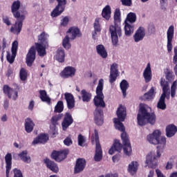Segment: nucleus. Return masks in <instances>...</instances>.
Returning a JSON list of instances; mask_svg holds the SVG:
<instances>
[{
	"mask_svg": "<svg viewBox=\"0 0 177 177\" xmlns=\"http://www.w3.org/2000/svg\"><path fill=\"white\" fill-rule=\"evenodd\" d=\"M116 115L118 118L113 119V122L116 129L122 132L121 134V138L123 143V150L126 156H131L132 153V147H131V142H129V137L127 132H125V127L122 123L125 121V118L127 117V108L120 105L116 111Z\"/></svg>",
	"mask_w": 177,
	"mask_h": 177,
	"instance_id": "nucleus-1",
	"label": "nucleus"
},
{
	"mask_svg": "<svg viewBox=\"0 0 177 177\" xmlns=\"http://www.w3.org/2000/svg\"><path fill=\"white\" fill-rule=\"evenodd\" d=\"M103 86L104 81L101 79L98 82V84L96 88L97 95L94 97L93 102L95 106L97 107L94 111V120L97 125H103V110L99 107H106V103L104 102V95H103Z\"/></svg>",
	"mask_w": 177,
	"mask_h": 177,
	"instance_id": "nucleus-2",
	"label": "nucleus"
},
{
	"mask_svg": "<svg viewBox=\"0 0 177 177\" xmlns=\"http://www.w3.org/2000/svg\"><path fill=\"white\" fill-rule=\"evenodd\" d=\"M160 85L162 88V93L161 94L159 100L157 103V107L160 110H165L167 109V104H165V97L167 100H169L170 95L172 98L176 95L177 89V80L174 81L171 86V91H169V83L165 81V79L160 80Z\"/></svg>",
	"mask_w": 177,
	"mask_h": 177,
	"instance_id": "nucleus-3",
	"label": "nucleus"
},
{
	"mask_svg": "<svg viewBox=\"0 0 177 177\" xmlns=\"http://www.w3.org/2000/svg\"><path fill=\"white\" fill-rule=\"evenodd\" d=\"M137 120L140 127H144L146 124L154 125L156 124V114L151 113V108L150 106L145 104H140Z\"/></svg>",
	"mask_w": 177,
	"mask_h": 177,
	"instance_id": "nucleus-4",
	"label": "nucleus"
},
{
	"mask_svg": "<svg viewBox=\"0 0 177 177\" xmlns=\"http://www.w3.org/2000/svg\"><path fill=\"white\" fill-rule=\"evenodd\" d=\"M147 140L151 145H158L156 154L158 158H160L161 154L164 153V149H165L167 145V138L161 137V131L155 130L147 136Z\"/></svg>",
	"mask_w": 177,
	"mask_h": 177,
	"instance_id": "nucleus-5",
	"label": "nucleus"
},
{
	"mask_svg": "<svg viewBox=\"0 0 177 177\" xmlns=\"http://www.w3.org/2000/svg\"><path fill=\"white\" fill-rule=\"evenodd\" d=\"M121 23V12L117 8L114 14V25L109 26V32L113 46L118 45V37L122 35V30L120 24Z\"/></svg>",
	"mask_w": 177,
	"mask_h": 177,
	"instance_id": "nucleus-6",
	"label": "nucleus"
},
{
	"mask_svg": "<svg viewBox=\"0 0 177 177\" xmlns=\"http://www.w3.org/2000/svg\"><path fill=\"white\" fill-rule=\"evenodd\" d=\"M35 45L39 56H45L46 55V45H48V39L45 32H42L39 36V42L36 43Z\"/></svg>",
	"mask_w": 177,
	"mask_h": 177,
	"instance_id": "nucleus-7",
	"label": "nucleus"
},
{
	"mask_svg": "<svg viewBox=\"0 0 177 177\" xmlns=\"http://www.w3.org/2000/svg\"><path fill=\"white\" fill-rule=\"evenodd\" d=\"M92 142H95V154L94 156V160L97 162L102 161L103 158V152L102 151V146H100V142H99V133L97 130H95L94 135L91 137Z\"/></svg>",
	"mask_w": 177,
	"mask_h": 177,
	"instance_id": "nucleus-8",
	"label": "nucleus"
},
{
	"mask_svg": "<svg viewBox=\"0 0 177 177\" xmlns=\"http://www.w3.org/2000/svg\"><path fill=\"white\" fill-rule=\"evenodd\" d=\"M57 5L51 12L52 17L60 16V15L64 12V9H66V6L67 5V0H57Z\"/></svg>",
	"mask_w": 177,
	"mask_h": 177,
	"instance_id": "nucleus-9",
	"label": "nucleus"
},
{
	"mask_svg": "<svg viewBox=\"0 0 177 177\" xmlns=\"http://www.w3.org/2000/svg\"><path fill=\"white\" fill-rule=\"evenodd\" d=\"M21 3L19 1H16L12 3L11 6L12 13L13 14L14 17L18 19V20H24L26 17L24 14H20L19 10L20 9Z\"/></svg>",
	"mask_w": 177,
	"mask_h": 177,
	"instance_id": "nucleus-10",
	"label": "nucleus"
},
{
	"mask_svg": "<svg viewBox=\"0 0 177 177\" xmlns=\"http://www.w3.org/2000/svg\"><path fill=\"white\" fill-rule=\"evenodd\" d=\"M19 46V42L17 41H15L12 42V48H11V52H12V55H10V53L9 51L7 52V60L8 62L12 64L15 62V59L16 57V55L17 53V48Z\"/></svg>",
	"mask_w": 177,
	"mask_h": 177,
	"instance_id": "nucleus-11",
	"label": "nucleus"
},
{
	"mask_svg": "<svg viewBox=\"0 0 177 177\" xmlns=\"http://www.w3.org/2000/svg\"><path fill=\"white\" fill-rule=\"evenodd\" d=\"M66 35L70 37L71 41H74L75 38H80L82 37V33H81L80 28L75 26H73L68 30Z\"/></svg>",
	"mask_w": 177,
	"mask_h": 177,
	"instance_id": "nucleus-12",
	"label": "nucleus"
},
{
	"mask_svg": "<svg viewBox=\"0 0 177 177\" xmlns=\"http://www.w3.org/2000/svg\"><path fill=\"white\" fill-rule=\"evenodd\" d=\"M68 153V149H65L60 151H54L51 154V157L53 158V160H55V161L60 162V161H63V160L67 157Z\"/></svg>",
	"mask_w": 177,
	"mask_h": 177,
	"instance_id": "nucleus-13",
	"label": "nucleus"
},
{
	"mask_svg": "<svg viewBox=\"0 0 177 177\" xmlns=\"http://www.w3.org/2000/svg\"><path fill=\"white\" fill-rule=\"evenodd\" d=\"M146 167L149 168H156L157 167V158H156V153L150 152L147 154L146 158Z\"/></svg>",
	"mask_w": 177,
	"mask_h": 177,
	"instance_id": "nucleus-14",
	"label": "nucleus"
},
{
	"mask_svg": "<svg viewBox=\"0 0 177 177\" xmlns=\"http://www.w3.org/2000/svg\"><path fill=\"white\" fill-rule=\"evenodd\" d=\"M75 71L74 67L73 66H66L64 70L59 73V77L62 78H71L75 75Z\"/></svg>",
	"mask_w": 177,
	"mask_h": 177,
	"instance_id": "nucleus-15",
	"label": "nucleus"
},
{
	"mask_svg": "<svg viewBox=\"0 0 177 177\" xmlns=\"http://www.w3.org/2000/svg\"><path fill=\"white\" fill-rule=\"evenodd\" d=\"M174 28L170 26L167 32V50L169 53L172 52V39H174Z\"/></svg>",
	"mask_w": 177,
	"mask_h": 177,
	"instance_id": "nucleus-16",
	"label": "nucleus"
},
{
	"mask_svg": "<svg viewBox=\"0 0 177 177\" xmlns=\"http://www.w3.org/2000/svg\"><path fill=\"white\" fill-rule=\"evenodd\" d=\"M37 53V50L35 49V47L32 46L27 55H26V64L28 66V67H31L32 66V63H34V60H35V55Z\"/></svg>",
	"mask_w": 177,
	"mask_h": 177,
	"instance_id": "nucleus-17",
	"label": "nucleus"
},
{
	"mask_svg": "<svg viewBox=\"0 0 177 177\" xmlns=\"http://www.w3.org/2000/svg\"><path fill=\"white\" fill-rule=\"evenodd\" d=\"M3 89L5 95L8 96V99H12V100H16L17 99V91L9 87L8 85H5Z\"/></svg>",
	"mask_w": 177,
	"mask_h": 177,
	"instance_id": "nucleus-18",
	"label": "nucleus"
},
{
	"mask_svg": "<svg viewBox=\"0 0 177 177\" xmlns=\"http://www.w3.org/2000/svg\"><path fill=\"white\" fill-rule=\"evenodd\" d=\"M85 167H86V160L84 158H78L74 167V174L82 172L85 169Z\"/></svg>",
	"mask_w": 177,
	"mask_h": 177,
	"instance_id": "nucleus-19",
	"label": "nucleus"
},
{
	"mask_svg": "<svg viewBox=\"0 0 177 177\" xmlns=\"http://www.w3.org/2000/svg\"><path fill=\"white\" fill-rule=\"evenodd\" d=\"M23 21H24V19H19V18H17V21L10 28V32H12V34L15 35H19L21 32V28H23Z\"/></svg>",
	"mask_w": 177,
	"mask_h": 177,
	"instance_id": "nucleus-20",
	"label": "nucleus"
},
{
	"mask_svg": "<svg viewBox=\"0 0 177 177\" xmlns=\"http://www.w3.org/2000/svg\"><path fill=\"white\" fill-rule=\"evenodd\" d=\"M118 64H113L111 66V71L109 75V82L113 84V82H115L117 80V77H118Z\"/></svg>",
	"mask_w": 177,
	"mask_h": 177,
	"instance_id": "nucleus-21",
	"label": "nucleus"
},
{
	"mask_svg": "<svg viewBox=\"0 0 177 177\" xmlns=\"http://www.w3.org/2000/svg\"><path fill=\"white\" fill-rule=\"evenodd\" d=\"M64 97L68 109L69 110L74 109V107H75V100L74 99V95L70 93H65Z\"/></svg>",
	"mask_w": 177,
	"mask_h": 177,
	"instance_id": "nucleus-22",
	"label": "nucleus"
},
{
	"mask_svg": "<svg viewBox=\"0 0 177 177\" xmlns=\"http://www.w3.org/2000/svg\"><path fill=\"white\" fill-rule=\"evenodd\" d=\"M63 118V114H58L57 115L53 116L50 122L52 124V126H50V130L53 132V135H56L57 133V129L56 128V125H57V121H59V120H62Z\"/></svg>",
	"mask_w": 177,
	"mask_h": 177,
	"instance_id": "nucleus-23",
	"label": "nucleus"
},
{
	"mask_svg": "<svg viewBox=\"0 0 177 177\" xmlns=\"http://www.w3.org/2000/svg\"><path fill=\"white\" fill-rule=\"evenodd\" d=\"M143 77L146 84L151 81V78L153 77V74L151 73V66L150 65V63L147 64L145 69L144 70Z\"/></svg>",
	"mask_w": 177,
	"mask_h": 177,
	"instance_id": "nucleus-24",
	"label": "nucleus"
},
{
	"mask_svg": "<svg viewBox=\"0 0 177 177\" xmlns=\"http://www.w3.org/2000/svg\"><path fill=\"white\" fill-rule=\"evenodd\" d=\"M145 35H146L145 28L140 27L133 35L135 42H140V41H142L143 38H145Z\"/></svg>",
	"mask_w": 177,
	"mask_h": 177,
	"instance_id": "nucleus-25",
	"label": "nucleus"
},
{
	"mask_svg": "<svg viewBox=\"0 0 177 177\" xmlns=\"http://www.w3.org/2000/svg\"><path fill=\"white\" fill-rule=\"evenodd\" d=\"M44 161L48 169L53 172H55V174H57V172H59V167H57V164H56L55 162L48 158L44 159Z\"/></svg>",
	"mask_w": 177,
	"mask_h": 177,
	"instance_id": "nucleus-26",
	"label": "nucleus"
},
{
	"mask_svg": "<svg viewBox=\"0 0 177 177\" xmlns=\"http://www.w3.org/2000/svg\"><path fill=\"white\" fill-rule=\"evenodd\" d=\"M73 117L69 113L65 114L64 121L62 122V129L66 131L68 127H70L73 124Z\"/></svg>",
	"mask_w": 177,
	"mask_h": 177,
	"instance_id": "nucleus-27",
	"label": "nucleus"
},
{
	"mask_svg": "<svg viewBox=\"0 0 177 177\" xmlns=\"http://www.w3.org/2000/svg\"><path fill=\"white\" fill-rule=\"evenodd\" d=\"M121 150H122V145L120 143V140H115L113 145L109 149V153L112 156V154H114L115 151H118V153H120Z\"/></svg>",
	"mask_w": 177,
	"mask_h": 177,
	"instance_id": "nucleus-28",
	"label": "nucleus"
},
{
	"mask_svg": "<svg viewBox=\"0 0 177 177\" xmlns=\"http://www.w3.org/2000/svg\"><path fill=\"white\" fill-rule=\"evenodd\" d=\"M5 162L6 164V177H9V174L12 169V153H7L5 156Z\"/></svg>",
	"mask_w": 177,
	"mask_h": 177,
	"instance_id": "nucleus-29",
	"label": "nucleus"
},
{
	"mask_svg": "<svg viewBox=\"0 0 177 177\" xmlns=\"http://www.w3.org/2000/svg\"><path fill=\"white\" fill-rule=\"evenodd\" d=\"M34 127H35V124L31 118H28L25 120V129L28 133L34 131Z\"/></svg>",
	"mask_w": 177,
	"mask_h": 177,
	"instance_id": "nucleus-30",
	"label": "nucleus"
},
{
	"mask_svg": "<svg viewBox=\"0 0 177 177\" xmlns=\"http://www.w3.org/2000/svg\"><path fill=\"white\" fill-rule=\"evenodd\" d=\"M177 132V127L174 124H169L166 127V136L167 138H172Z\"/></svg>",
	"mask_w": 177,
	"mask_h": 177,
	"instance_id": "nucleus-31",
	"label": "nucleus"
},
{
	"mask_svg": "<svg viewBox=\"0 0 177 177\" xmlns=\"http://www.w3.org/2000/svg\"><path fill=\"white\" fill-rule=\"evenodd\" d=\"M97 53L102 57V59H106L107 57V50L106 48L102 44H99L96 46Z\"/></svg>",
	"mask_w": 177,
	"mask_h": 177,
	"instance_id": "nucleus-32",
	"label": "nucleus"
},
{
	"mask_svg": "<svg viewBox=\"0 0 177 177\" xmlns=\"http://www.w3.org/2000/svg\"><path fill=\"white\" fill-rule=\"evenodd\" d=\"M49 140V137L46 134H41L32 141V145H38V143H46Z\"/></svg>",
	"mask_w": 177,
	"mask_h": 177,
	"instance_id": "nucleus-33",
	"label": "nucleus"
},
{
	"mask_svg": "<svg viewBox=\"0 0 177 177\" xmlns=\"http://www.w3.org/2000/svg\"><path fill=\"white\" fill-rule=\"evenodd\" d=\"M65 56L66 55L64 54V50L63 48H58L55 55L56 60L59 62V63H64Z\"/></svg>",
	"mask_w": 177,
	"mask_h": 177,
	"instance_id": "nucleus-34",
	"label": "nucleus"
},
{
	"mask_svg": "<svg viewBox=\"0 0 177 177\" xmlns=\"http://www.w3.org/2000/svg\"><path fill=\"white\" fill-rule=\"evenodd\" d=\"M124 34L127 37H131L133 34L134 26L129 23H124Z\"/></svg>",
	"mask_w": 177,
	"mask_h": 177,
	"instance_id": "nucleus-35",
	"label": "nucleus"
},
{
	"mask_svg": "<svg viewBox=\"0 0 177 177\" xmlns=\"http://www.w3.org/2000/svg\"><path fill=\"white\" fill-rule=\"evenodd\" d=\"M19 157L21 161L24 162H26L27 164L31 162V157L28 156V152L27 151H23L20 153H19Z\"/></svg>",
	"mask_w": 177,
	"mask_h": 177,
	"instance_id": "nucleus-36",
	"label": "nucleus"
},
{
	"mask_svg": "<svg viewBox=\"0 0 177 177\" xmlns=\"http://www.w3.org/2000/svg\"><path fill=\"white\" fill-rule=\"evenodd\" d=\"M102 16L106 20H109L110 17H111V8L110 6H106L102 10Z\"/></svg>",
	"mask_w": 177,
	"mask_h": 177,
	"instance_id": "nucleus-37",
	"label": "nucleus"
},
{
	"mask_svg": "<svg viewBox=\"0 0 177 177\" xmlns=\"http://www.w3.org/2000/svg\"><path fill=\"white\" fill-rule=\"evenodd\" d=\"M139 167V164L138 162L133 161L131 164L129 165L128 171L131 174V175H135V173L138 171V167Z\"/></svg>",
	"mask_w": 177,
	"mask_h": 177,
	"instance_id": "nucleus-38",
	"label": "nucleus"
},
{
	"mask_svg": "<svg viewBox=\"0 0 177 177\" xmlns=\"http://www.w3.org/2000/svg\"><path fill=\"white\" fill-rule=\"evenodd\" d=\"M120 89L122 92L123 96L125 97L127 96V89L129 88V84L126 80H123L120 84Z\"/></svg>",
	"mask_w": 177,
	"mask_h": 177,
	"instance_id": "nucleus-39",
	"label": "nucleus"
},
{
	"mask_svg": "<svg viewBox=\"0 0 177 177\" xmlns=\"http://www.w3.org/2000/svg\"><path fill=\"white\" fill-rule=\"evenodd\" d=\"M39 95H40V99L41 102H46V103H48V104H50V97L48 96V94L46 93V91L40 90Z\"/></svg>",
	"mask_w": 177,
	"mask_h": 177,
	"instance_id": "nucleus-40",
	"label": "nucleus"
},
{
	"mask_svg": "<svg viewBox=\"0 0 177 177\" xmlns=\"http://www.w3.org/2000/svg\"><path fill=\"white\" fill-rule=\"evenodd\" d=\"M156 95V89H154V87H152L149 92L144 94V99L145 100H151V99H154V96Z\"/></svg>",
	"mask_w": 177,
	"mask_h": 177,
	"instance_id": "nucleus-41",
	"label": "nucleus"
},
{
	"mask_svg": "<svg viewBox=\"0 0 177 177\" xmlns=\"http://www.w3.org/2000/svg\"><path fill=\"white\" fill-rule=\"evenodd\" d=\"M81 95L83 102H86V103H88V102L91 101V99L92 97V94H91V93L86 92V90H82Z\"/></svg>",
	"mask_w": 177,
	"mask_h": 177,
	"instance_id": "nucleus-42",
	"label": "nucleus"
},
{
	"mask_svg": "<svg viewBox=\"0 0 177 177\" xmlns=\"http://www.w3.org/2000/svg\"><path fill=\"white\" fill-rule=\"evenodd\" d=\"M136 21V14L133 12H130L127 15V19L124 21V23H129L132 24Z\"/></svg>",
	"mask_w": 177,
	"mask_h": 177,
	"instance_id": "nucleus-43",
	"label": "nucleus"
},
{
	"mask_svg": "<svg viewBox=\"0 0 177 177\" xmlns=\"http://www.w3.org/2000/svg\"><path fill=\"white\" fill-rule=\"evenodd\" d=\"M70 37L66 35L62 41V46L65 49H70L71 48V44H70Z\"/></svg>",
	"mask_w": 177,
	"mask_h": 177,
	"instance_id": "nucleus-44",
	"label": "nucleus"
},
{
	"mask_svg": "<svg viewBox=\"0 0 177 177\" xmlns=\"http://www.w3.org/2000/svg\"><path fill=\"white\" fill-rule=\"evenodd\" d=\"M64 110V104L62 101H59L55 107V113H62Z\"/></svg>",
	"mask_w": 177,
	"mask_h": 177,
	"instance_id": "nucleus-45",
	"label": "nucleus"
},
{
	"mask_svg": "<svg viewBox=\"0 0 177 177\" xmlns=\"http://www.w3.org/2000/svg\"><path fill=\"white\" fill-rule=\"evenodd\" d=\"M19 78L21 81H26L27 80V71L24 68H21L19 71Z\"/></svg>",
	"mask_w": 177,
	"mask_h": 177,
	"instance_id": "nucleus-46",
	"label": "nucleus"
},
{
	"mask_svg": "<svg viewBox=\"0 0 177 177\" xmlns=\"http://www.w3.org/2000/svg\"><path fill=\"white\" fill-rule=\"evenodd\" d=\"M94 30L97 31V32H100V23L99 22V18H96L94 22Z\"/></svg>",
	"mask_w": 177,
	"mask_h": 177,
	"instance_id": "nucleus-47",
	"label": "nucleus"
},
{
	"mask_svg": "<svg viewBox=\"0 0 177 177\" xmlns=\"http://www.w3.org/2000/svg\"><path fill=\"white\" fill-rule=\"evenodd\" d=\"M165 77H166V80H167V81H169V82H172L174 81V80H175V75H174V73L169 71H167Z\"/></svg>",
	"mask_w": 177,
	"mask_h": 177,
	"instance_id": "nucleus-48",
	"label": "nucleus"
},
{
	"mask_svg": "<svg viewBox=\"0 0 177 177\" xmlns=\"http://www.w3.org/2000/svg\"><path fill=\"white\" fill-rule=\"evenodd\" d=\"M77 140L79 146H81L82 147H84L85 146L84 145V143H85V137H84V136L80 134L78 136Z\"/></svg>",
	"mask_w": 177,
	"mask_h": 177,
	"instance_id": "nucleus-49",
	"label": "nucleus"
},
{
	"mask_svg": "<svg viewBox=\"0 0 177 177\" xmlns=\"http://www.w3.org/2000/svg\"><path fill=\"white\" fill-rule=\"evenodd\" d=\"M69 21H70V19L68 18V17H64L61 20L60 26H62V27H67Z\"/></svg>",
	"mask_w": 177,
	"mask_h": 177,
	"instance_id": "nucleus-50",
	"label": "nucleus"
},
{
	"mask_svg": "<svg viewBox=\"0 0 177 177\" xmlns=\"http://www.w3.org/2000/svg\"><path fill=\"white\" fill-rule=\"evenodd\" d=\"M14 177H23V173L21 170L19 169H14L13 170Z\"/></svg>",
	"mask_w": 177,
	"mask_h": 177,
	"instance_id": "nucleus-51",
	"label": "nucleus"
},
{
	"mask_svg": "<svg viewBox=\"0 0 177 177\" xmlns=\"http://www.w3.org/2000/svg\"><path fill=\"white\" fill-rule=\"evenodd\" d=\"M148 30L149 32H151V34H153V32H156V26H154V24H150L148 26Z\"/></svg>",
	"mask_w": 177,
	"mask_h": 177,
	"instance_id": "nucleus-52",
	"label": "nucleus"
},
{
	"mask_svg": "<svg viewBox=\"0 0 177 177\" xmlns=\"http://www.w3.org/2000/svg\"><path fill=\"white\" fill-rule=\"evenodd\" d=\"M122 2V5L124 6H131L132 5V0H120Z\"/></svg>",
	"mask_w": 177,
	"mask_h": 177,
	"instance_id": "nucleus-53",
	"label": "nucleus"
},
{
	"mask_svg": "<svg viewBox=\"0 0 177 177\" xmlns=\"http://www.w3.org/2000/svg\"><path fill=\"white\" fill-rule=\"evenodd\" d=\"M64 143L66 146H70V145H73V140H71V138H67L64 140Z\"/></svg>",
	"mask_w": 177,
	"mask_h": 177,
	"instance_id": "nucleus-54",
	"label": "nucleus"
},
{
	"mask_svg": "<svg viewBox=\"0 0 177 177\" xmlns=\"http://www.w3.org/2000/svg\"><path fill=\"white\" fill-rule=\"evenodd\" d=\"M173 63L174 64H177V46L174 48V55L173 57Z\"/></svg>",
	"mask_w": 177,
	"mask_h": 177,
	"instance_id": "nucleus-55",
	"label": "nucleus"
},
{
	"mask_svg": "<svg viewBox=\"0 0 177 177\" xmlns=\"http://www.w3.org/2000/svg\"><path fill=\"white\" fill-rule=\"evenodd\" d=\"M3 21L5 24L7 26H10L12 24L10 23V21L9 20V17H3Z\"/></svg>",
	"mask_w": 177,
	"mask_h": 177,
	"instance_id": "nucleus-56",
	"label": "nucleus"
},
{
	"mask_svg": "<svg viewBox=\"0 0 177 177\" xmlns=\"http://www.w3.org/2000/svg\"><path fill=\"white\" fill-rule=\"evenodd\" d=\"M156 172L158 177H165V176H164L160 169H157Z\"/></svg>",
	"mask_w": 177,
	"mask_h": 177,
	"instance_id": "nucleus-57",
	"label": "nucleus"
},
{
	"mask_svg": "<svg viewBox=\"0 0 177 177\" xmlns=\"http://www.w3.org/2000/svg\"><path fill=\"white\" fill-rule=\"evenodd\" d=\"M3 107L5 110H8L9 109V100H6L3 102Z\"/></svg>",
	"mask_w": 177,
	"mask_h": 177,
	"instance_id": "nucleus-58",
	"label": "nucleus"
},
{
	"mask_svg": "<svg viewBox=\"0 0 177 177\" xmlns=\"http://www.w3.org/2000/svg\"><path fill=\"white\" fill-rule=\"evenodd\" d=\"M28 109H29V110H32V109H34V101L33 100L30 102Z\"/></svg>",
	"mask_w": 177,
	"mask_h": 177,
	"instance_id": "nucleus-59",
	"label": "nucleus"
},
{
	"mask_svg": "<svg viewBox=\"0 0 177 177\" xmlns=\"http://www.w3.org/2000/svg\"><path fill=\"white\" fill-rule=\"evenodd\" d=\"M1 120L3 122H6V121H8V116L6 115V114L3 115Z\"/></svg>",
	"mask_w": 177,
	"mask_h": 177,
	"instance_id": "nucleus-60",
	"label": "nucleus"
},
{
	"mask_svg": "<svg viewBox=\"0 0 177 177\" xmlns=\"http://www.w3.org/2000/svg\"><path fill=\"white\" fill-rule=\"evenodd\" d=\"M105 177H118V175L117 174H109Z\"/></svg>",
	"mask_w": 177,
	"mask_h": 177,
	"instance_id": "nucleus-61",
	"label": "nucleus"
},
{
	"mask_svg": "<svg viewBox=\"0 0 177 177\" xmlns=\"http://www.w3.org/2000/svg\"><path fill=\"white\" fill-rule=\"evenodd\" d=\"M171 168H172V163L168 162L166 165V169H171Z\"/></svg>",
	"mask_w": 177,
	"mask_h": 177,
	"instance_id": "nucleus-62",
	"label": "nucleus"
},
{
	"mask_svg": "<svg viewBox=\"0 0 177 177\" xmlns=\"http://www.w3.org/2000/svg\"><path fill=\"white\" fill-rule=\"evenodd\" d=\"M112 160H113V162H117L118 161V156H113Z\"/></svg>",
	"mask_w": 177,
	"mask_h": 177,
	"instance_id": "nucleus-63",
	"label": "nucleus"
},
{
	"mask_svg": "<svg viewBox=\"0 0 177 177\" xmlns=\"http://www.w3.org/2000/svg\"><path fill=\"white\" fill-rule=\"evenodd\" d=\"M169 177H177V171L172 173Z\"/></svg>",
	"mask_w": 177,
	"mask_h": 177,
	"instance_id": "nucleus-64",
	"label": "nucleus"
}]
</instances>
